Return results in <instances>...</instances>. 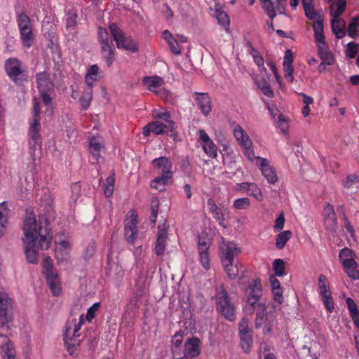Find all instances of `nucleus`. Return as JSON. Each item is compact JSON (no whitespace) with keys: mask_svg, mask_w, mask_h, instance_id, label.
Returning a JSON list of instances; mask_svg holds the SVG:
<instances>
[{"mask_svg":"<svg viewBox=\"0 0 359 359\" xmlns=\"http://www.w3.org/2000/svg\"><path fill=\"white\" fill-rule=\"evenodd\" d=\"M22 231L24 236L22 239L26 259L30 264H36L39 259V254L35 248L36 241L40 249L46 250L53 239L48 219L45 215H39L36 219L33 212H27Z\"/></svg>","mask_w":359,"mask_h":359,"instance_id":"nucleus-1","label":"nucleus"},{"mask_svg":"<svg viewBox=\"0 0 359 359\" xmlns=\"http://www.w3.org/2000/svg\"><path fill=\"white\" fill-rule=\"evenodd\" d=\"M33 117L30 123L29 128V144L30 145V149L35 151L36 148L41 147V135L40 134L41 130V109L39 107V102L37 99L34 98L33 100Z\"/></svg>","mask_w":359,"mask_h":359,"instance_id":"nucleus-2","label":"nucleus"},{"mask_svg":"<svg viewBox=\"0 0 359 359\" xmlns=\"http://www.w3.org/2000/svg\"><path fill=\"white\" fill-rule=\"evenodd\" d=\"M5 70L9 79L17 86H22L28 82L27 68L20 60L11 57L5 62Z\"/></svg>","mask_w":359,"mask_h":359,"instance_id":"nucleus-3","label":"nucleus"},{"mask_svg":"<svg viewBox=\"0 0 359 359\" xmlns=\"http://www.w3.org/2000/svg\"><path fill=\"white\" fill-rule=\"evenodd\" d=\"M263 294L262 285L259 280H252L245 290L246 303L244 307V312L246 314L252 315L255 311L256 305L258 306L259 301Z\"/></svg>","mask_w":359,"mask_h":359,"instance_id":"nucleus-4","label":"nucleus"},{"mask_svg":"<svg viewBox=\"0 0 359 359\" xmlns=\"http://www.w3.org/2000/svg\"><path fill=\"white\" fill-rule=\"evenodd\" d=\"M265 303L258 304V308L255 318V327H263V333L269 334L271 332L275 325L276 316L274 312H266Z\"/></svg>","mask_w":359,"mask_h":359,"instance_id":"nucleus-5","label":"nucleus"},{"mask_svg":"<svg viewBox=\"0 0 359 359\" xmlns=\"http://www.w3.org/2000/svg\"><path fill=\"white\" fill-rule=\"evenodd\" d=\"M13 302L8 294L0 292V337H4L8 333L7 323L10 320Z\"/></svg>","mask_w":359,"mask_h":359,"instance_id":"nucleus-6","label":"nucleus"},{"mask_svg":"<svg viewBox=\"0 0 359 359\" xmlns=\"http://www.w3.org/2000/svg\"><path fill=\"white\" fill-rule=\"evenodd\" d=\"M217 309L224 318L233 321L236 318L235 307L224 286H221L216 294Z\"/></svg>","mask_w":359,"mask_h":359,"instance_id":"nucleus-7","label":"nucleus"},{"mask_svg":"<svg viewBox=\"0 0 359 359\" xmlns=\"http://www.w3.org/2000/svg\"><path fill=\"white\" fill-rule=\"evenodd\" d=\"M109 28L118 48H123L132 53L138 52L137 41L130 37H126L124 32L116 24L111 25Z\"/></svg>","mask_w":359,"mask_h":359,"instance_id":"nucleus-8","label":"nucleus"},{"mask_svg":"<svg viewBox=\"0 0 359 359\" xmlns=\"http://www.w3.org/2000/svg\"><path fill=\"white\" fill-rule=\"evenodd\" d=\"M98 39L101 46V54L106 60L107 66L110 67L114 60L115 48L107 29L99 27Z\"/></svg>","mask_w":359,"mask_h":359,"instance_id":"nucleus-9","label":"nucleus"},{"mask_svg":"<svg viewBox=\"0 0 359 359\" xmlns=\"http://www.w3.org/2000/svg\"><path fill=\"white\" fill-rule=\"evenodd\" d=\"M43 267L45 270L46 281L53 296H59L61 293V285L57 273L53 270L52 259L47 256L43 260Z\"/></svg>","mask_w":359,"mask_h":359,"instance_id":"nucleus-10","label":"nucleus"},{"mask_svg":"<svg viewBox=\"0 0 359 359\" xmlns=\"http://www.w3.org/2000/svg\"><path fill=\"white\" fill-rule=\"evenodd\" d=\"M221 259L222 264L235 261V257L239 252L237 245L233 242H223L220 245Z\"/></svg>","mask_w":359,"mask_h":359,"instance_id":"nucleus-11","label":"nucleus"},{"mask_svg":"<svg viewBox=\"0 0 359 359\" xmlns=\"http://www.w3.org/2000/svg\"><path fill=\"white\" fill-rule=\"evenodd\" d=\"M200 354V340L196 337L189 338L184 344V355L176 358L194 359Z\"/></svg>","mask_w":359,"mask_h":359,"instance_id":"nucleus-12","label":"nucleus"},{"mask_svg":"<svg viewBox=\"0 0 359 359\" xmlns=\"http://www.w3.org/2000/svg\"><path fill=\"white\" fill-rule=\"evenodd\" d=\"M193 95L201 112L205 116H208L212 107V100L209 94L208 93L194 92Z\"/></svg>","mask_w":359,"mask_h":359,"instance_id":"nucleus-13","label":"nucleus"},{"mask_svg":"<svg viewBox=\"0 0 359 359\" xmlns=\"http://www.w3.org/2000/svg\"><path fill=\"white\" fill-rule=\"evenodd\" d=\"M258 164L262 175L266 179L269 184H275L278 181V176L274 168L270 165V162L264 158L258 157Z\"/></svg>","mask_w":359,"mask_h":359,"instance_id":"nucleus-14","label":"nucleus"},{"mask_svg":"<svg viewBox=\"0 0 359 359\" xmlns=\"http://www.w3.org/2000/svg\"><path fill=\"white\" fill-rule=\"evenodd\" d=\"M137 216L133 213L130 219L126 220L125 223V236L128 243L133 244L137 237Z\"/></svg>","mask_w":359,"mask_h":359,"instance_id":"nucleus-15","label":"nucleus"},{"mask_svg":"<svg viewBox=\"0 0 359 359\" xmlns=\"http://www.w3.org/2000/svg\"><path fill=\"white\" fill-rule=\"evenodd\" d=\"M208 208L212 213L213 218L218 222L219 224L225 228L224 215L227 211V208H219L212 198H209L207 201Z\"/></svg>","mask_w":359,"mask_h":359,"instance_id":"nucleus-16","label":"nucleus"},{"mask_svg":"<svg viewBox=\"0 0 359 359\" xmlns=\"http://www.w3.org/2000/svg\"><path fill=\"white\" fill-rule=\"evenodd\" d=\"M80 335L81 334L73 335L72 333L67 332H64L63 333L64 344L69 355L72 356L76 355L75 348L79 346L81 344V339H80Z\"/></svg>","mask_w":359,"mask_h":359,"instance_id":"nucleus-17","label":"nucleus"},{"mask_svg":"<svg viewBox=\"0 0 359 359\" xmlns=\"http://www.w3.org/2000/svg\"><path fill=\"white\" fill-rule=\"evenodd\" d=\"M151 165L160 170L162 175L173 176L172 163L168 158L165 156L156 158L151 161Z\"/></svg>","mask_w":359,"mask_h":359,"instance_id":"nucleus-18","label":"nucleus"},{"mask_svg":"<svg viewBox=\"0 0 359 359\" xmlns=\"http://www.w3.org/2000/svg\"><path fill=\"white\" fill-rule=\"evenodd\" d=\"M169 130L165 126V124L159 121H156L149 123L142 129V134L144 136H149L151 133L155 135H164L168 134Z\"/></svg>","mask_w":359,"mask_h":359,"instance_id":"nucleus-19","label":"nucleus"},{"mask_svg":"<svg viewBox=\"0 0 359 359\" xmlns=\"http://www.w3.org/2000/svg\"><path fill=\"white\" fill-rule=\"evenodd\" d=\"M39 92H53L54 85L50 81L48 74L46 72L38 73L36 75Z\"/></svg>","mask_w":359,"mask_h":359,"instance_id":"nucleus-20","label":"nucleus"},{"mask_svg":"<svg viewBox=\"0 0 359 359\" xmlns=\"http://www.w3.org/2000/svg\"><path fill=\"white\" fill-rule=\"evenodd\" d=\"M313 21V30L314 32V39L315 42H320L323 41H325V34H324V25L323 21L324 18L323 15L320 14L318 15L315 20H311Z\"/></svg>","mask_w":359,"mask_h":359,"instance_id":"nucleus-21","label":"nucleus"},{"mask_svg":"<svg viewBox=\"0 0 359 359\" xmlns=\"http://www.w3.org/2000/svg\"><path fill=\"white\" fill-rule=\"evenodd\" d=\"M293 62V54L292 50H287L283 58V68L285 71V79L292 83L294 80L293 72L294 69L292 67Z\"/></svg>","mask_w":359,"mask_h":359,"instance_id":"nucleus-22","label":"nucleus"},{"mask_svg":"<svg viewBox=\"0 0 359 359\" xmlns=\"http://www.w3.org/2000/svg\"><path fill=\"white\" fill-rule=\"evenodd\" d=\"M167 231L160 226L158 227V235L155 245V253L158 256L163 255L166 247Z\"/></svg>","mask_w":359,"mask_h":359,"instance_id":"nucleus-23","label":"nucleus"},{"mask_svg":"<svg viewBox=\"0 0 359 359\" xmlns=\"http://www.w3.org/2000/svg\"><path fill=\"white\" fill-rule=\"evenodd\" d=\"M331 27L337 39H342L346 35L345 21L341 18H332Z\"/></svg>","mask_w":359,"mask_h":359,"instance_id":"nucleus-24","label":"nucleus"},{"mask_svg":"<svg viewBox=\"0 0 359 359\" xmlns=\"http://www.w3.org/2000/svg\"><path fill=\"white\" fill-rule=\"evenodd\" d=\"M162 38L167 41L169 48L173 54L180 55L181 53V48L178 43V41L168 30L163 32Z\"/></svg>","mask_w":359,"mask_h":359,"instance_id":"nucleus-25","label":"nucleus"},{"mask_svg":"<svg viewBox=\"0 0 359 359\" xmlns=\"http://www.w3.org/2000/svg\"><path fill=\"white\" fill-rule=\"evenodd\" d=\"M84 324V318L81 316L79 318H73L71 321H68L65 325V332L72 333V334H80L79 331Z\"/></svg>","mask_w":359,"mask_h":359,"instance_id":"nucleus-26","label":"nucleus"},{"mask_svg":"<svg viewBox=\"0 0 359 359\" xmlns=\"http://www.w3.org/2000/svg\"><path fill=\"white\" fill-rule=\"evenodd\" d=\"M347 276L353 280H359V265L355 261H346L342 265Z\"/></svg>","mask_w":359,"mask_h":359,"instance_id":"nucleus-27","label":"nucleus"},{"mask_svg":"<svg viewBox=\"0 0 359 359\" xmlns=\"http://www.w3.org/2000/svg\"><path fill=\"white\" fill-rule=\"evenodd\" d=\"M143 83L147 86L149 91L154 92L157 95L158 91L156 88L161 87L163 84V80L161 77L156 76H144Z\"/></svg>","mask_w":359,"mask_h":359,"instance_id":"nucleus-28","label":"nucleus"},{"mask_svg":"<svg viewBox=\"0 0 359 359\" xmlns=\"http://www.w3.org/2000/svg\"><path fill=\"white\" fill-rule=\"evenodd\" d=\"M346 6V0H336V1L332 2L330 5V15L334 18H339L344 12Z\"/></svg>","mask_w":359,"mask_h":359,"instance_id":"nucleus-29","label":"nucleus"},{"mask_svg":"<svg viewBox=\"0 0 359 359\" xmlns=\"http://www.w3.org/2000/svg\"><path fill=\"white\" fill-rule=\"evenodd\" d=\"M233 134L236 140L242 147L252 144V142L248 133L240 125H237L234 127Z\"/></svg>","mask_w":359,"mask_h":359,"instance_id":"nucleus-30","label":"nucleus"},{"mask_svg":"<svg viewBox=\"0 0 359 359\" xmlns=\"http://www.w3.org/2000/svg\"><path fill=\"white\" fill-rule=\"evenodd\" d=\"M16 22L19 29L32 27L29 17L24 11V8L15 11Z\"/></svg>","mask_w":359,"mask_h":359,"instance_id":"nucleus-31","label":"nucleus"},{"mask_svg":"<svg viewBox=\"0 0 359 359\" xmlns=\"http://www.w3.org/2000/svg\"><path fill=\"white\" fill-rule=\"evenodd\" d=\"M173 176L168 175H162L154 178L151 182V187L156 190L162 191L165 189V186L168 185Z\"/></svg>","mask_w":359,"mask_h":359,"instance_id":"nucleus-32","label":"nucleus"},{"mask_svg":"<svg viewBox=\"0 0 359 359\" xmlns=\"http://www.w3.org/2000/svg\"><path fill=\"white\" fill-rule=\"evenodd\" d=\"M305 15L309 20H315L318 15L322 14L321 11L315 10L313 0H302Z\"/></svg>","mask_w":359,"mask_h":359,"instance_id":"nucleus-33","label":"nucleus"},{"mask_svg":"<svg viewBox=\"0 0 359 359\" xmlns=\"http://www.w3.org/2000/svg\"><path fill=\"white\" fill-rule=\"evenodd\" d=\"M19 32L20 34V39L22 41V43L23 47L26 48H29L33 43L34 41V34L32 32V28H25L19 29Z\"/></svg>","mask_w":359,"mask_h":359,"instance_id":"nucleus-34","label":"nucleus"},{"mask_svg":"<svg viewBox=\"0 0 359 359\" xmlns=\"http://www.w3.org/2000/svg\"><path fill=\"white\" fill-rule=\"evenodd\" d=\"M241 339V346L243 351L249 353L251 351L252 346V333L239 334Z\"/></svg>","mask_w":359,"mask_h":359,"instance_id":"nucleus-35","label":"nucleus"},{"mask_svg":"<svg viewBox=\"0 0 359 359\" xmlns=\"http://www.w3.org/2000/svg\"><path fill=\"white\" fill-rule=\"evenodd\" d=\"M292 236V231L286 230L280 232L276 236V247L279 250H282L286 245L287 242Z\"/></svg>","mask_w":359,"mask_h":359,"instance_id":"nucleus-36","label":"nucleus"},{"mask_svg":"<svg viewBox=\"0 0 359 359\" xmlns=\"http://www.w3.org/2000/svg\"><path fill=\"white\" fill-rule=\"evenodd\" d=\"M93 86H89L83 90L80 98V102L83 110H86L90 105L93 96Z\"/></svg>","mask_w":359,"mask_h":359,"instance_id":"nucleus-37","label":"nucleus"},{"mask_svg":"<svg viewBox=\"0 0 359 359\" xmlns=\"http://www.w3.org/2000/svg\"><path fill=\"white\" fill-rule=\"evenodd\" d=\"M155 117L165 121L166 123H165V126L170 132H173L175 130L176 123L171 119V114L170 112H158L156 114Z\"/></svg>","mask_w":359,"mask_h":359,"instance_id":"nucleus-38","label":"nucleus"},{"mask_svg":"<svg viewBox=\"0 0 359 359\" xmlns=\"http://www.w3.org/2000/svg\"><path fill=\"white\" fill-rule=\"evenodd\" d=\"M100 68L97 65H92L86 76V83L93 86V83L97 80Z\"/></svg>","mask_w":359,"mask_h":359,"instance_id":"nucleus-39","label":"nucleus"},{"mask_svg":"<svg viewBox=\"0 0 359 359\" xmlns=\"http://www.w3.org/2000/svg\"><path fill=\"white\" fill-rule=\"evenodd\" d=\"M115 184V173L113 172L106 180L104 186V194L107 198L111 197L114 194Z\"/></svg>","mask_w":359,"mask_h":359,"instance_id":"nucleus-40","label":"nucleus"},{"mask_svg":"<svg viewBox=\"0 0 359 359\" xmlns=\"http://www.w3.org/2000/svg\"><path fill=\"white\" fill-rule=\"evenodd\" d=\"M157 95L167 103L175 104L177 102V95L166 89L163 88L158 90Z\"/></svg>","mask_w":359,"mask_h":359,"instance_id":"nucleus-41","label":"nucleus"},{"mask_svg":"<svg viewBox=\"0 0 359 359\" xmlns=\"http://www.w3.org/2000/svg\"><path fill=\"white\" fill-rule=\"evenodd\" d=\"M222 264L224 267V269L228 277L230 279H235L238 276L239 269L235 261L231 263H224Z\"/></svg>","mask_w":359,"mask_h":359,"instance_id":"nucleus-42","label":"nucleus"},{"mask_svg":"<svg viewBox=\"0 0 359 359\" xmlns=\"http://www.w3.org/2000/svg\"><path fill=\"white\" fill-rule=\"evenodd\" d=\"M90 151L93 156L94 158L97 161L100 156V149L102 147L101 143L95 137H92L89 142Z\"/></svg>","mask_w":359,"mask_h":359,"instance_id":"nucleus-43","label":"nucleus"},{"mask_svg":"<svg viewBox=\"0 0 359 359\" xmlns=\"http://www.w3.org/2000/svg\"><path fill=\"white\" fill-rule=\"evenodd\" d=\"M359 27V16L353 17L348 26V35L352 38L355 39L358 36L357 29Z\"/></svg>","mask_w":359,"mask_h":359,"instance_id":"nucleus-44","label":"nucleus"},{"mask_svg":"<svg viewBox=\"0 0 359 359\" xmlns=\"http://www.w3.org/2000/svg\"><path fill=\"white\" fill-rule=\"evenodd\" d=\"M5 337L6 340L4 339V337H1L3 339V343L6 344V348L4 351L3 359H15V351L13 344L9 343L7 335H6Z\"/></svg>","mask_w":359,"mask_h":359,"instance_id":"nucleus-45","label":"nucleus"},{"mask_svg":"<svg viewBox=\"0 0 359 359\" xmlns=\"http://www.w3.org/2000/svg\"><path fill=\"white\" fill-rule=\"evenodd\" d=\"M273 270L274 271L273 276H283L285 274V262L281 259H276L273 262Z\"/></svg>","mask_w":359,"mask_h":359,"instance_id":"nucleus-46","label":"nucleus"},{"mask_svg":"<svg viewBox=\"0 0 359 359\" xmlns=\"http://www.w3.org/2000/svg\"><path fill=\"white\" fill-rule=\"evenodd\" d=\"M243 154L251 162H254L255 160L257 161V164L259 163V160L257 158L259 156H256L255 154V150L253 148V144H249L243 147Z\"/></svg>","mask_w":359,"mask_h":359,"instance_id":"nucleus-47","label":"nucleus"},{"mask_svg":"<svg viewBox=\"0 0 359 359\" xmlns=\"http://www.w3.org/2000/svg\"><path fill=\"white\" fill-rule=\"evenodd\" d=\"M203 149L210 157L215 158L217 156V148L212 140L208 143L203 144Z\"/></svg>","mask_w":359,"mask_h":359,"instance_id":"nucleus-48","label":"nucleus"},{"mask_svg":"<svg viewBox=\"0 0 359 359\" xmlns=\"http://www.w3.org/2000/svg\"><path fill=\"white\" fill-rule=\"evenodd\" d=\"M248 194L249 196H251L254 197L256 200L258 201H262L263 200V195L260 190V189L258 187V186L255 183H251L250 184Z\"/></svg>","mask_w":359,"mask_h":359,"instance_id":"nucleus-49","label":"nucleus"},{"mask_svg":"<svg viewBox=\"0 0 359 359\" xmlns=\"http://www.w3.org/2000/svg\"><path fill=\"white\" fill-rule=\"evenodd\" d=\"M159 207V201L156 198H153L151 201V222L156 224Z\"/></svg>","mask_w":359,"mask_h":359,"instance_id":"nucleus-50","label":"nucleus"},{"mask_svg":"<svg viewBox=\"0 0 359 359\" xmlns=\"http://www.w3.org/2000/svg\"><path fill=\"white\" fill-rule=\"evenodd\" d=\"M324 222L327 229L332 232H336L337 229V218L336 215L333 217H325Z\"/></svg>","mask_w":359,"mask_h":359,"instance_id":"nucleus-51","label":"nucleus"},{"mask_svg":"<svg viewBox=\"0 0 359 359\" xmlns=\"http://www.w3.org/2000/svg\"><path fill=\"white\" fill-rule=\"evenodd\" d=\"M324 222L327 229L332 232H336L337 229V218L336 215L333 217H325Z\"/></svg>","mask_w":359,"mask_h":359,"instance_id":"nucleus-52","label":"nucleus"},{"mask_svg":"<svg viewBox=\"0 0 359 359\" xmlns=\"http://www.w3.org/2000/svg\"><path fill=\"white\" fill-rule=\"evenodd\" d=\"M182 340L183 336L179 333L175 334L172 337V351L175 358H176L178 356V355L177 354V350L182 345Z\"/></svg>","mask_w":359,"mask_h":359,"instance_id":"nucleus-53","label":"nucleus"},{"mask_svg":"<svg viewBox=\"0 0 359 359\" xmlns=\"http://www.w3.org/2000/svg\"><path fill=\"white\" fill-rule=\"evenodd\" d=\"M352 250L348 248H344L340 250L339 257L342 265L345 264L346 261H355L352 257Z\"/></svg>","mask_w":359,"mask_h":359,"instance_id":"nucleus-54","label":"nucleus"},{"mask_svg":"<svg viewBox=\"0 0 359 359\" xmlns=\"http://www.w3.org/2000/svg\"><path fill=\"white\" fill-rule=\"evenodd\" d=\"M250 205V201L248 198H241L233 202V207L237 210H246Z\"/></svg>","mask_w":359,"mask_h":359,"instance_id":"nucleus-55","label":"nucleus"},{"mask_svg":"<svg viewBox=\"0 0 359 359\" xmlns=\"http://www.w3.org/2000/svg\"><path fill=\"white\" fill-rule=\"evenodd\" d=\"M321 299L327 311L330 313H332L334 309V304L332 294L323 296Z\"/></svg>","mask_w":359,"mask_h":359,"instance_id":"nucleus-56","label":"nucleus"},{"mask_svg":"<svg viewBox=\"0 0 359 359\" xmlns=\"http://www.w3.org/2000/svg\"><path fill=\"white\" fill-rule=\"evenodd\" d=\"M262 7L265 11V13L270 15L271 17H273L275 15V12L273 11V3L271 0H259Z\"/></svg>","mask_w":359,"mask_h":359,"instance_id":"nucleus-57","label":"nucleus"},{"mask_svg":"<svg viewBox=\"0 0 359 359\" xmlns=\"http://www.w3.org/2000/svg\"><path fill=\"white\" fill-rule=\"evenodd\" d=\"M180 168L184 175H191L193 170L188 157L183 158L181 160Z\"/></svg>","mask_w":359,"mask_h":359,"instance_id":"nucleus-58","label":"nucleus"},{"mask_svg":"<svg viewBox=\"0 0 359 359\" xmlns=\"http://www.w3.org/2000/svg\"><path fill=\"white\" fill-rule=\"evenodd\" d=\"M358 46L355 42H349L347 44V49L346 52V56L350 59L354 58L358 53Z\"/></svg>","mask_w":359,"mask_h":359,"instance_id":"nucleus-59","label":"nucleus"},{"mask_svg":"<svg viewBox=\"0 0 359 359\" xmlns=\"http://www.w3.org/2000/svg\"><path fill=\"white\" fill-rule=\"evenodd\" d=\"M95 252V244L94 242H92V243H89L86 247V248L83 251V258L86 260H88L93 257Z\"/></svg>","mask_w":359,"mask_h":359,"instance_id":"nucleus-60","label":"nucleus"},{"mask_svg":"<svg viewBox=\"0 0 359 359\" xmlns=\"http://www.w3.org/2000/svg\"><path fill=\"white\" fill-rule=\"evenodd\" d=\"M216 18L218 22L224 26L229 25V18L228 15L225 12L217 11H216Z\"/></svg>","mask_w":359,"mask_h":359,"instance_id":"nucleus-61","label":"nucleus"},{"mask_svg":"<svg viewBox=\"0 0 359 359\" xmlns=\"http://www.w3.org/2000/svg\"><path fill=\"white\" fill-rule=\"evenodd\" d=\"M100 307V303L96 302L93 304L87 311L86 314V320L88 321H91L95 316L96 311H98V309Z\"/></svg>","mask_w":359,"mask_h":359,"instance_id":"nucleus-62","label":"nucleus"},{"mask_svg":"<svg viewBox=\"0 0 359 359\" xmlns=\"http://www.w3.org/2000/svg\"><path fill=\"white\" fill-rule=\"evenodd\" d=\"M320 58L322 60L320 67L323 65H331L334 63V56L331 51L320 55Z\"/></svg>","mask_w":359,"mask_h":359,"instance_id":"nucleus-63","label":"nucleus"},{"mask_svg":"<svg viewBox=\"0 0 359 359\" xmlns=\"http://www.w3.org/2000/svg\"><path fill=\"white\" fill-rule=\"evenodd\" d=\"M249 53L252 56L254 62L257 66L260 67L264 65V58L255 48H252V50H250Z\"/></svg>","mask_w":359,"mask_h":359,"instance_id":"nucleus-64","label":"nucleus"}]
</instances>
